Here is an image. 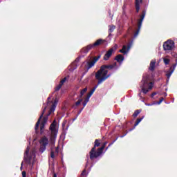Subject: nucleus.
Wrapping results in <instances>:
<instances>
[{
	"mask_svg": "<svg viewBox=\"0 0 177 177\" xmlns=\"http://www.w3.org/2000/svg\"><path fill=\"white\" fill-rule=\"evenodd\" d=\"M113 68H115V70L118 69L117 62H114L113 64L102 65L100 66V70L95 73V80L98 81V84L104 82L106 80L109 78L110 75H108L109 70H113Z\"/></svg>",
	"mask_w": 177,
	"mask_h": 177,
	"instance_id": "nucleus-1",
	"label": "nucleus"
},
{
	"mask_svg": "<svg viewBox=\"0 0 177 177\" xmlns=\"http://www.w3.org/2000/svg\"><path fill=\"white\" fill-rule=\"evenodd\" d=\"M154 84L153 82L149 81V77H144L141 81L140 88L142 89V92L144 95H146L149 91L153 89Z\"/></svg>",
	"mask_w": 177,
	"mask_h": 177,
	"instance_id": "nucleus-2",
	"label": "nucleus"
},
{
	"mask_svg": "<svg viewBox=\"0 0 177 177\" xmlns=\"http://www.w3.org/2000/svg\"><path fill=\"white\" fill-rule=\"evenodd\" d=\"M57 127V122H56V120H53L52 124L50 125L49 129L51 132V135L50 137V142L51 145H55L56 142V138H57V132L58 130L56 128Z\"/></svg>",
	"mask_w": 177,
	"mask_h": 177,
	"instance_id": "nucleus-3",
	"label": "nucleus"
},
{
	"mask_svg": "<svg viewBox=\"0 0 177 177\" xmlns=\"http://www.w3.org/2000/svg\"><path fill=\"white\" fill-rule=\"evenodd\" d=\"M104 44H106V40L103 39H99L96 40V41L92 44H89L86 46V47H84L81 52L82 53H88L91 49H93L95 48H97V46H100L101 45H104Z\"/></svg>",
	"mask_w": 177,
	"mask_h": 177,
	"instance_id": "nucleus-4",
	"label": "nucleus"
},
{
	"mask_svg": "<svg viewBox=\"0 0 177 177\" xmlns=\"http://www.w3.org/2000/svg\"><path fill=\"white\" fill-rule=\"evenodd\" d=\"M100 142H102V140L96 139L94 142L93 147L89 152V157L91 161H93V160L100 157V155H97V150L96 151V147H99L100 146Z\"/></svg>",
	"mask_w": 177,
	"mask_h": 177,
	"instance_id": "nucleus-5",
	"label": "nucleus"
},
{
	"mask_svg": "<svg viewBox=\"0 0 177 177\" xmlns=\"http://www.w3.org/2000/svg\"><path fill=\"white\" fill-rule=\"evenodd\" d=\"M56 106H57V98H55L54 102H53L52 107L48 111V113L43 118L41 124H46V122H48V118L50 114H52V113H53V111H55V109H56Z\"/></svg>",
	"mask_w": 177,
	"mask_h": 177,
	"instance_id": "nucleus-6",
	"label": "nucleus"
},
{
	"mask_svg": "<svg viewBox=\"0 0 177 177\" xmlns=\"http://www.w3.org/2000/svg\"><path fill=\"white\" fill-rule=\"evenodd\" d=\"M146 17V11L144 10L142 11V15L140 16V19L138 22V29L134 33V37H138L139 35V32H140V28H142V24L143 23V20H145V17Z\"/></svg>",
	"mask_w": 177,
	"mask_h": 177,
	"instance_id": "nucleus-7",
	"label": "nucleus"
},
{
	"mask_svg": "<svg viewBox=\"0 0 177 177\" xmlns=\"http://www.w3.org/2000/svg\"><path fill=\"white\" fill-rule=\"evenodd\" d=\"M39 144H40L39 151L41 153H44V151L46 150V146L49 145V140L46 136H44L40 139Z\"/></svg>",
	"mask_w": 177,
	"mask_h": 177,
	"instance_id": "nucleus-8",
	"label": "nucleus"
},
{
	"mask_svg": "<svg viewBox=\"0 0 177 177\" xmlns=\"http://www.w3.org/2000/svg\"><path fill=\"white\" fill-rule=\"evenodd\" d=\"M163 49L166 52L175 49V42L171 39H168L163 43Z\"/></svg>",
	"mask_w": 177,
	"mask_h": 177,
	"instance_id": "nucleus-9",
	"label": "nucleus"
},
{
	"mask_svg": "<svg viewBox=\"0 0 177 177\" xmlns=\"http://www.w3.org/2000/svg\"><path fill=\"white\" fill-rule=\"evenodd\" d=\"M101 56V55H98L97 57H95L92 61L87 62V66L86 67L87 70H89V68H92V67L95 66L97 60L100 59Z\"/></svg>",
	"mask_w": 177,
	"mask_h": 177,
	"instance_id": "nucleus-10",
	"label": "nucleus"
},
{
	"mask_svg": "<svg viewBox=\"0 0 177 177\" xmlns=\"http://www.w3.org/2000/svg\"><path fill=\"white\" fill-rule=\"evenodd\" d=\"M176 66H177V59H176V63L173 64L171 67H170L169 71H167L166 77H167V80H169V78H171L172 73H174V71H175V68Z\"/></svg>",
	"mask_w": 177,
	"mask_h": 177,
	"instance_id": "nucleus-11",
	"label": "nucleus"
},
{
	"mask_svg": "<svg viewBox=\"0 0 177 177\" xmlns=\"http://www.w3.org/2000/svg\"><path fill=\"white\" fill-rule=\"evenodd\" d=\"M45 111H46V106H45L44 109H43L41 114L39 116L35 124V131H38V128H39V124H41V120H42V118L44 117V114H45Z\"/></svg>",
	"mask_w": 177,
	"mask_h": 177,
	"instance_id": "nucleus-12",
	"label": "nucleus"
},
{
	"mask_svg": "<svg viewBox=\"0 0 177 177\" xmlns=\"http://www.w3.org/2000/svg\"><path fill=\"white\" fill-rule=\"evenodd\" d=\"M114 53V48H111L108 51H106V54L104 55L103 60L107 61L110 57H111L113 53Z\"/></svg>",
	"mask_w": 177,
	"mask_h": 177,
	"instance_id": "nucleus-13",
	"label": "nucleus"
},
{
	"mask_svg": "<svg viewBox=\"0 0 177 177\" xmlns=\"http://www.w3.org/2000/svg\"><path fill=\"white\" fill-rule=\"evenodd\" d=\"M107 145V142H105L103 143L102 146L97 149V156H100L101 154H103V151L104 150V147H106V145Z\"/></svg>",
	"mask_w": 177,
	"mask_h": 177,
	"instance_id": "nucleus-14",
	"label": "nucleus"
},
{
	"mask_svg": "<svg viewBox=\"0 0 177 177\" xmlns=\"http://www.w3.org/2000/svg\"><path fill=\"white\" fill-rule=\"evenodd\" d=\"M131 49V45L127 46H127H123L122 48L119 50L120 53H123V55H127L128 53V50Z\"/></svg>",
	"mask_w": 177,
	"mask_h": 177,
	"instance_id": "nucleus-15",
	"label": "nucleus"
},
{
	"mask_svg": "<svg viewBox=\"0 0 177 177\" xmlns=\"http://www.w3.org/2000/svg\"><path fill=\"white\" fill-rule=\"evenodd\" d=\"M143 2V0H136V13H139V10H140V3Z\"/></svg>",
	"mask_w": 177,
	"mask_h": 177,
	"instance_id": "nucleus-16",
	"label": "nucleus"
},
{
	"mask_svg": "<svg viewBox=\"0 0 177 177\" xmlns=\"http://www.w3.org/2000/svg\"><path fill=\"white\" fill-rule=\"evenodd\" d=\"M56 156H59V147H57L55 148V151H54L53 150H51V152H50L51 158H55Z\"/></svg>",
	"mask_w": 177,
	"mask_h": 177,
	"instance_id": "nucleus-17",
	"label": "nucleus"
},
{
	"mask_svg": "<svg viewBox=\"0 0 177 177\" xmlns=\"http://www.w3.org/2000/svg\"><path fill=\"white\" fill-rule=\"evenodd\" d=\"M115 60H116L118 63H122V62H124V56L121 54H119L115 57Z\"/></svg>",
	"mask_w": 177,
	"mask_h": 177,
	"instance_id": "nucleus-18",
	"label": "nucleus"
},
{
	"mask_svg": "<svg viewBox=\"0 0 177 177\" xmlns=\"http://www.w3.org/2000/svg\"><path fill=\"white\" fill-rule=\"evenodd\" d=\"M154 68H156V61L151 60L149 64V71H154Z\"/></svg>",
	"mask_w": 177,
	"mask_h": 177,
	"instance_id": "nucleus-19",
	"label": "nucleus"
},
{
	"mask_svg": "<svg viewBox=\"0 0 177 177\" xmlns=\"http://www.w3.org/2000/svg\"><path fill=\"white\" fill-rule=\"evenodd\" d=\"M97 86H99V82H97V84L95 86H94L88 93L87 96H88V97H91V96L93 95Z\"/></svg>",
	"mask_w": 177,
	"mask_h": 177,
	"instance_id": "nucleus-20",
	"label": "nucleus"
},
{
	"mask_svg": "<svg viewBox=\"0 0 177 177\" xmlns=\"http://www.w3.org/2000/svg\"><path fill=\"white\" fill-rule=\"evenodd\" d=\"M144 117L142 116L140 118H138L134 124V128L130 129L129 131H133V129H135L136 127H138V125H139V123L142 121V120H143Z\"/></svg>",
	"mask_w": 177,
	"mask_h": 177,
	"instance_id": "nucleus-21",
	"label": "nucleus"
},
{
	"mask_svg": "<svg viewBox=\"0 0 177 177\" xmlns=\"http://www.w3.org/2000/svg\"><path fill=\"white\" fill-rule=\"evenodd\" d=\"M87 91H88V87H86V88H83L82 90H81L80 95L79 97L80 99H82V97L84 96V95H85V93H86Z\"/></svg>",
	"mask_w": 177,
	"mask_h": 177,
	"instance_id": "nucleus-22",
	"label": "nucleus"
},
{
	"mask_svg": "<svg viewBox=\"0 0 177 177\" xmlns=\"http://www.w3.org/2000/svg\"><path fill=\"white\" fill-rule=\"evenodd\" d=\"M141 112H142V110H140V109L136 110L133 114V117L136 118L138 115H139V114H140Z\"/></svg>",
	"mask_w": 177,
	"mask_h": 177,
	"instance_id": "nucleus-23",
	"label": "nucleus"
},
{
	"mask_svg": "<svg viewBox=\"0 0 177 177\" xmlns=\"http://www.w3.org/2000/svg\"><path fill=\"white\" fill-rule=\"evenodd\" d=\"M114 30H115V26L114 25H112V26H109V35H111V32H113L114 31Z\"/></svg>",
	"mask_w": 177,
	"mask_h": 177,
	"instance_id": "nucleus-24",
	"label": "nucleus"
},
{
	"mask_svg": "<svg viewBox=\"0 0 177 177\" xmlns=\"http://www.w3.org/2000/svg\"><path fill=\"white\" fill-rule=\"evenodd\" d=\"M45 124L41 123L40 125V133H44V129H45Z\"/></svg>",
	"mask_w": 177,
	"mask_h": 177,
	"instance_id": "nucleus-25",
	"label": "nucleus"
},
{
	"mask_svg": "<svg viewBox=\"0 0 177 177\" xmlns=\"http://www.w3.org/2000/svg\"><path fill=\"white\" fill-rule=\"evenodd\" d=\"M82 102V98L79 97V100H77V102L75 103V106H76V107H78V106L80 105Z\"/></svg>",
	"mask_w": 177,
	"mask_h": 177,
	"instance_id": "nucleus-26",
	"label": "nucleus"
},
{
	"mask_svg": "<svg viewBox=\"0 0 177 177\" xmlns=\"http://www.w3.org/2000/svg\"><path fill=\"white\" fill-rule=\"evenodd\" d=\"M163 62H164L165 66H168V64H169V62H171V60L168 58H164Z\"/></svg>",
	"mask_w": 177,
	"mask_h": 177,
	"instance_id": "nucleus-27",
	"label": "nucleus"
},
{
	"mask_svg": "<svg viewBox=\"0 0 177 177\" xmlns=\"http://www.w3.org/2000/svg\"><path fill=\"white\" fill-rule=\"evenodd\" d=\"M66 81H67V77H64L60 82H59V84H61L62 86L64 84V82H66Z\"/></svg>",
	"mask_w": 177,
	"mask_h": 177,
	"instance_id": "nucleus-28",
	"label": "nucleus"
},
{
	"mask_svg": "<svg viewBox=\"0 0 177 177\" xmlns=\"http://www.w3.org/2000/svg\"><path fill=\"white\" fill-rule=\"evenodd\" d=\"M63 86L59 84L55 88V92H57V91H60Z\"/></svg>",
	"mask_w": 177,
	"mask_h": 177,
	"instance_id": "nucleus-29",
	"label": "nucleus"
},
{
	"mask_svg": "<svg viewBox=\"0 0 177 177\" xmlns=\"http://www.w3.org/2000/svg\"><path fill=\"white\" fill-rule=\"evenodd\" d=\"M86 169H84L80 175V177H86Z\"/></svg>",
	"mask_w": 177,
	"mask_h": 177,
	"instance_id": "nucleus-30",
	"label": "nucleus"
},
{
	"mask_svg": "<svg viewBox=\"0 0 177 177\" xmlns=\"http://www.w3.org/2000/svg\"><path fill=\"white\" fill-rule=\"evenodd\" d=\"M162 102H164V97H161L157 103H158V104H161V103H162Z\"/></svg>",
	"mask_w": 177,
	"mask_h": 177,
	"instance_id": "nucleus-31",
	"label": "nucleus"
},
{
	"mask_svg": "<svg viewBox=\"0 0 177 177\" xmlns=\"http://www.w3.org/2000/svg\"><path fill=\"white\" fill-rule=\"evenodd\" d=\"M86 104H88V102L84 100V101L82 102L83 108L82 109V110H84V108L85 107V106H86Z\"/></svg>",
	"mask_w": 177,
	"mask_h": 177,
	"instance_id": "nucleus-32",
	"label": "nucleus"
},
{
	"mask_svg": "<svg viewBox=\"0 0 177 177\" xmlns=\"http://www.w3.org/2000/svg\"><path fill=\"white\" fill-rule=\"evenodd\" d=\"M22 177H27V172L26 171H22Z\"/></svg>",
	"mask_w": 177,
	"mask_h": 177,
	"instance_id": "nucleus-33",
	"label": "nucleus"
},
{
	"mask_svg": "<svg viewBox=\"0 0 177 177\" xmlns=\"http://www.w3.org/2000/svg\"><path fill=\"white\" fill-rule=\"evenodd\" d=\"M89 99H91V97H89V96H86V98L84 99V101H86V102H87V103H88V102H89Z\"/></svg>",
	"mask_w": 177,
	"mask_h": 177,
	"instance_id": "nucleus-34",
	"label": "nucleus"
},
{
	"mask_svg": "<svg viewBox=\"0 0 177 177\" xmlns=\"http://www.w3.org/2000/svg\"><path fill=\"white\" fill-rule=\"evenodd\" d=\"M117 139H118V137L115 140H114L112 143L109 144L108 147H110L111 146V145H113V143H114V142H115V140H117Z\"/></svg>",
	"mask_w": 177,
	"mask_h": 177,
	"instance_id": "nucleus-35",
	"label": "nucleus"
},
{
	"mask_svg": "<svg viewBox=\"0 0 177 177\" xmlns=\"http://www.w3.org/2000/svg\"><path fill=\"white\" fill-rule=\"evenodd\" d=\"M30 153V149L27 148L26 151H25V154L28 155Z\"/></svg>",
	"mask_w": 177,
	"mask_h": 177,
	"instance_id": "nucleus-36",
	"label": "nucleus"
},
{
	"mask_svg": "<svg viewBox=\"0 0 177 177\" xmlns=\"http://www.w3.org/2000/svg\"><path fill=\"white\" fill-rule=\"evenodd\" d=\"M156 95H157V93L156 92H153L152 94H151V97H154V96H156Z\"/></svg>",
	"mask_w": 177,
	"mask_h": 177,
	"instance_id": "nucleus-37",
	"label": "nucleus"
},
{
	"mask_svg": "<svg viewBox=\"0 0 177 177\" xmlns=\"http://www.w3.org/2000/svg\"><path fill=\"white\" fill-rule=\"evenodd\" d=\"M50 99V97H48L47 99V104H49V103H50V102L49 101Z\"/></svg>",
	"mask_w": 177,
	"mask_h": 177,
	"instance_id": "nucleus-38",
	"label": "nucleus"
},
{
	"mask_svg": "<svg viewBox=\"0 0 177 177\" xmlns=\"http://www.w3.org/2000/svg\"><path fill=\"white\" fill-rule=\"evenodd\" d=\"M21 167H20V169L21 170V169H23V162L21 163Z\"/></svg>",
	"mask_w": 177,
	"mask_h": 177,
	"instance_id": "nucleus-39",
	"label": "nucleus"
},
{
	"mask_svg": "<svg viewBox=\"0 0 177 177\" xmlns=\"http://www.w3.org/2000/svg\"><path fill=\"white\" fill-rule=\"evenodd\" d=\"M53 177H57V175H56V173L53 174Z\"/></svg>",
	"mask_w": 177,
	"mask_h": 177,
	"instance_id": "nucleus-40",
	"label": "nucleus"
},
{
	"mask_svg": "<svg viewBox=\"0 0 177 177\" xmlns=\"http://www.w3.org/2000/svg\"><path fill=\"white\" fill-rule=\"evenodd\" d=\"M125 135H127V134H124L123 136H120V138H124V136H125Z\"/></svg>",
	"mask_w": 177,
	"mask_h": 177,
	"instance_id": "nucleus-41",
	"label": "nucleus"
},
{
	"mask_svg": "<svg viewBox=\"0 0 177 177\" xmlns=\"http://www.w3.org/2000/svg\"><path fill=\"white\" fill-rule=\"evenodd\" d=\"M86 167H88V160L86 162Z\"/></svg>",
	"mask_w": 177,
	"mask_h": 177,
	"instance_id": "nucleus-42",
	"label": "nucleus"
}]
</instances>
